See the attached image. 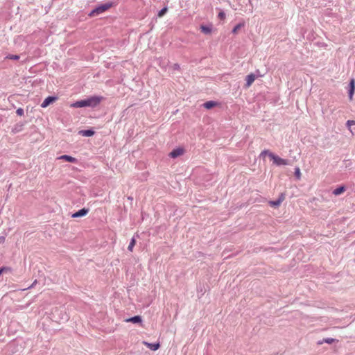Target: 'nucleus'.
Wrapping results in <instances>:
<instances>
[{
    "mask_svg": "<svg viewBox=\"0 0 355 355\" xmlns=\"http://www.w3.org/2000/svg\"><path fill=\"white\" fill-rule=\"evenodd\" d=\"M12 271V268L10 267L3 266L0 268V275L3 272H10Z\"/></svg>",
    "mask_w": 355,
    "mask_h": 355,
    "instance_id": "a211bd4d",
    "label": "nucleus"
},
{
    "mask_svg": "<svg viewBox=\"0 0 355 355\" xmlns=\"http://www.w3.org/2000/svg\"><path fill=\"white\" fill-rule=\"evenodd\" d=\"M200 30L203 33L208 35L211 33L212 28H211V26H210L202 25L200 26Z\"/></svg>",
    "mask_w": 355,
    "mask_h": 355,
    "instance_id": "ddd939ff",
    "label": "nucleus"
},
{
    "mask_svg": "<svg viewBox=\"0 0 355 355\" xmlns=\"http://www.w3.org/2000/svg\"><path fill=\"white\" fill-rule=\"evenodd\" d=\"M6 58L17 60L19 59V56L18 55L9 54L6 56Z\"/></svg>",
    "mask_w": 355,
    "mask_h": 355,
    "instance_id": "412c9836",
    "label": "nucleus"
},
{
    "mask_svg": "<svg viewBox=\"0 0 355 355\" xmlns=\"http://www.w3.org/2000/svg\"><path fill=\"white\" fill-rule=\"evenodd\" d=\"M295 176L296 179L300 180L301 178V172L299 167H295Z\"/></svg>",
    "mask_w": 355,
    "mask_h": 355,
    "instance_id": "aec40b11",
    "label": "nucleus"
},
{
    "mask_svg": "<svg viewBox=\"0 0 355 355\" xmlns=\"http://www.w3.org/2000/svg\"><path fill=\"white\" fill-rule=\"evenodd\" d=\"M282 202V199H277L276 200H272L269 202L270 206L277 207L280 205Z\"/></svg>",
    "mask_w": 355,
    "mask_h": 355,
    "instance_id": "f3484780",
    "label": "nucleus"
},
{
    "mask_svg": "<svg viewBox=\"0 0 355 355\" xmlns=\"http://www.w3.org/2000/svg\"><path fill=\"white\" fill-rule=\"evenodd\" d=\"M114 5V3L113 1H108L105 3L98 6L89 13V16H90V17L98 16L100 14H101V13L104 12L105 11L107 10L108 9H110Z\"/></svg>",
    "mask_w": 355,
    "mask_h": 355,
    "instance_id": "f03ea898",
    "label": "nucleus"
},
{
    "mask_svg": "<svg viewBox=\"0 0 355 355\" xmlns=\"http://www.w3.org/2000/svg\"><path fill=\"white\" fill-rule=\"evenodd\" d=\"M218 17H219L220 19H224V18L225 17V12H220L218 13Z\"/></svg>",
    "mask_w": 355,
    "mask_h": 355,
    "instance_id": "cd10ccee",
    "label": "nucleus"
},
{
    "mask_svg": "<svg viewBox=\"0 0 355 355\" xmlns=\"http://www.w3.org/2000/svg\"><path fill=\"white\" fill-rule=\"evenodd\" d=\"M256 78V76L253 73L248 74L246 76L245 80H246V87H250L252 83L254 81Z\"/></svg>",
    "mask_w": 355,
    "mask_h": 355,
    "instance_id": "9d476101",
    "label": "nucleus"
},
{
    "mask_svg": "<svg viewBox=\"0 0 355 355\" xmlns=\"http://www.w3.org/2000/svg\"><path fill=\"white\" fill-rule=\"evenodd\" d=\"M16 113L19 116H22L24 114V112L22 108L19 107L17 110Z\"/></svg>",
    "mask_w": 355,
    "mask_h": 355,
    "instance_id": "b1692460",
    "label": "nucleus"
},
{
    "mask_svg": "<svg viewBox=\"0 0 355 355\" xmlns=\"http://www.w3.org/2000/svg\"><path fill=\"white\" fill-rule=\"evenodd\" d=\"M173 69L174 70H179V69H180V64H179L175 63V64H174L173 65Z\"/></svg>",
    "mask_w": 355,
    "mask_h": 355,
    "instance_id": "bb28decb",
    "label": "nucleus"
},
{
    "mask_svg": "<svg viewBox=\"0 0 355 355\" xmlns=\"http://www.w3.org/2000/svg\"><path fill=\"white\" fill-rule=\"evenodd\" d=\"M335 341V339L334 338H324L322 339V340H320L318 341V344L319 345H322L323 343H327V344H331L333 343Z\"/></svg>",
    "mask_w": 355,
    "mask_h": 355,
    "instance_id": "2eb2a0df",
    "label": "nucleus"
},
{
    "mask_svg": "<svg viewBox=\"0 0 355 355\" xmlns=\"http://www.w3.org/2000/svg\"><path fill=\"white\" fill-rule=\"evenodd\" d=\"M349 86V98L350 100H352V97H353V95H354V89H355V83H354V79H352L350 80Z\"/></svg>",
    "mask_w": 355,
    "mask_h": 355,
    "instance_id": "6e6552de",
    "label": "nucleus"
},
{
    "mask_svg": "<svg viewBox=\"0 0 355 355\" xmlns=\"http://www.w3.org/2000/svg\"><path fill=\"white\" fill-rule=\"evenodd\" d=\"M103 99V97L101 96H91L89 98H87L86 99L80 100L74 102L71 105V107H95L99 103H101V100Z\"/></svg>",
    "mask_w": 355,
    "mask_h": 355,
    "instance_id": "f257e3e1",
    "label": "nucleus"
},
{
    "mask_svg": "<svg viewBox=\"0 0 355 355\" xmlns=\"http://www.w3.org/2000/svg\"><path fill=\"white\" fill-rule=\"evenodd\" d=\"M58 97L49 96L46 97L41 104V107L44 108L49 106L51 103L57 100Z\"/></svg>",
    "mask_w": 355,
    "mask_h": 355,
    "instance_id": "20e7f679",
    "label": "nucleus"
},
{
    "mask_svg": "<svg viewBox=\"0 0 355 355\" xmlns=\"http://www.w3.org/2000/svg\"><path fill=\"white\" fill-rule=\"evenodd\" d=\"M89 211L88 209L83 208L72 214L73 218H79L85 216Z\"/></svg>",
    "mask_w": 355,
    "mask_h": 355,
    "instance_id": "0eeeda50",
    "label": "nucleus"
},
{
    "mask_svg": "<svg viewBox=\"0 0 355 355\" xmlns=\"http://www.w3.org/2000/svg\"><path fill=\"white\" fill-rule=\"evenodd\" d=\"M125 321L127 322L141 323L142 318L140 315H135L133 317L127 318Z\"/></svg>",
    "mask_w": 355,
    "mask_h": 355,
    "instance_id": "1a4fd4ad",
    "label": "nucleus"
},
{
    "mask_svg": "<svg viewBox=\"0 0 355 355\" xmlns=\"http://www.w3.org/2000/svg\"><path fill=\"white\" fill-rule=\"evenodd\" d=\"M243 26L242 24H239L236 26H234V28L232 29V33H236L239 28H241Z\"/></svg>",
    "mask_w": 355,
    "mask_h": 355,
    "instance_id": "4be33fe9",
    "label": "nucleus"
},
{
    "mask_svg": "<svg viewBox=\"0 0 355 355\" xmlns=\"http://www.w3.org/2000/svg\"><path fill=\"white\" fill-rule=\"evenodd\" d=\"M166 10H167V8H166V7H165V8H163L162 9H161V10L159 11V12H158V16H159V17H162V16H163V15L166 13Z\"/></svg>",
    "mask_w": 355,
    "mask_h": 355,
    "instance_id": "5701e85b",
    "label": "nucleus"
},
{
    "mask_svg": "<svg viewBox=\"0 0 355 355\" xmlns=\"http://www.w3.org/2000/svg\"><path fill=\"white\" fill-rule=\"evenodd\" d=\"M143 343L144 345L147 346L152 351H156L160 347L159 343H148L146 341H144Z\"/></svg>",
    "mask_w": 355,
    "mask_h": 355,
    "instance_id": "423d86ee",
    "label": "nucleus"
},
{
    "mask_svg": "<svg viewBox=\"0 0 355 355\" xmlns=\"http://www.w3.org/2000/svg\"><path fill=\"white\" fill-rule=\"evenodd\" d=\"M278 199H282V201H283V200H284V194H283V193H282V194L280 195V196L279 197V198H278Z\"/></svg>",
    "mask_w": 355,
    "mask_h": 355,
    "instance_id": "c85d7f7f",
    "label": "nucleus"
},
{
    "mask_svg": "<svg viewBox=\"0 0 355 355\" xmlns=\"http://www.w3.org/2000/svg\"><path fill=\"white\" fill-rule=\"evenodd\" d=\"M270 154H273V153H271L270 151H269L268 150H264L263 151L261 152V155H268L269 157H270Z\"/></svg>",
    "mask_w": 355,
    "mask_h": 355,
    "instance_id": "a878e982",
    "label": "nucleus"
},
{
    "mask_svg": "<svg viewBox=\"0 0 355 355\" xmlns=\"http://www.w3.org/2000/svg\"><path fill=\"white\" fill-rule=\"evenodd\" d=\"M135 245V238H132V239L130 240V242L128 245V250L129 251L132 252Z\"/></svg>",
    "mask_w": 355,
    "mask_h": 355,
    "instance_id": "6ab92c4d",
    "label": "nucleus"
},
{
    "mask_svg": "<svg viewBox=\"0 0 355 355\" xmlns=\"http://www.w3.org/2000/svg\"><path fill=\"white\" fill-rule=\"evenodd\" d=\"M345 190V187L343 186L339 187L336 189H335L333 191V193L336 196L340 195L342 193H343Z\"/></svg>",
    "mask_w": 355,
    "mask_h": 355,
    "instance_id": "dca6fc26",
    "label": "nucleus"
},
{
    "mask_svg": "<svg viewBox=\"0 0 355 355\" xmlns=\"http://www.w3.org/2000/svg\"><path fill=\"white\" fill-rule=\"evenodd\" d=\"M270 158L273 161V163L277 166L288 164V160L281 158L280 157L275 154H270Z\"/></svg>",
    "mask_w": 355,
    "mask_h": 355,
    "instance_id": "7ed1b4c3",
    "label": "nucleus"
},
{
    "mask_svg": "<svg viewBox=\"0 0 355 355\" xmlns=\"http://www.w3.org/2000/svg\"><path fill=\"white\" fill-rule=\"evenodd\" d=\"M94 131L92 129L83 130L80 131V134L84 137H92L94 135Z\"/></svg>",
    "mask_w": 355,
    "mask_h": 355,
    "instance_id": "9b49d317",
    "label": "nucleus"
},
{
    "mask_svg": "<svg viewBox=\"0 0 355 355\" xmlns=\"http://www.w3.org/2000/svg\"><path fill=\"white\" fill-rule=\"evenodd\" d=\"M184 153V150L181 148L173 149L169 154V156L172 158H176L178 156Z\"/></svg>",
    "mask_w": 355,
    "mask_h": 355,
    "instance_id": "39448f33",
    "label": "nucleus"
},
{
    "mask_svg": "<svg viewBox=\"0 0 355 355\" xmlns=\"http://www.w3.org/2000/svg\"><path fill=\"white\" fill-rule=\"evenodd\" d=\"M5 238L3 236L0 237V241H3Z\"/></svg>",
    "mask_w": 355,
    "mask_h": 355,
    "instance_id": "7c9ffc66",
    "label": "nucleus"
},
{
    "mask_svg": "<svg viewBox=\"0 0 355 355\" xmlns=\"http://www.w3.org/2000/svg\"><path fill=\"white\" fill-rule=\"evenodd\" d=\"M355 124V121L353 120H348L346 123L347 126L350 127L352 125Z\"/></svg>",
    "mask_w": 355,
    "mask_h": 355,
    "instance_id": "393cba45",
    "label": "nucleus"
},
{
    "mask_svg": "<svg viewBox=\"0 0 355 355\" xmlns=\"http://www.w3.org/2000/svg\"><path fill=\"white\" fill-rule=\"evenodd\" d=\"M59 159H64L71 163H75L76 162V159L75 157L67 155H62L59 157Z\"/></svg>",
    "mask_w": 355,
    "mask_h": 355,
    "instance_id": "f8f14e48",
    "label": "nucleus"
},
{
    "mask_svg": "<svg viewBox=\"0 0 355 355\" xmlns=\"http://www.w3.org/2000/svg\"><path fill=\"white\" fill-rule=\"evenodd\" d=\"M36 282H37V280H35L34 282L32 284V285L31 286H29L28 288H30L33 287L34 285L36 284Z\"/></svg>",
    "mask_w": 355,
    "mask_h": 355,
    "instance_id": "c756f323",
    "label": "nucleus"
},
{
    "mask_svg": "<svg viewBox=\"0 0 355 355\" xmlns=\"http://www.w3.org/2000/svg\"><path fill=\"white\" fill-rule=\"evenodd\" d=\"M216 105H217V103L216 101H209L205 102L203 104V106L207 109H211V108L214 107V106H216Z\"/></svg>",
    "mask_w": 355,
    "mask_h": 355,
    "instance_id": "4468645a",
    "label": "nucleus"
}]
</instances>
